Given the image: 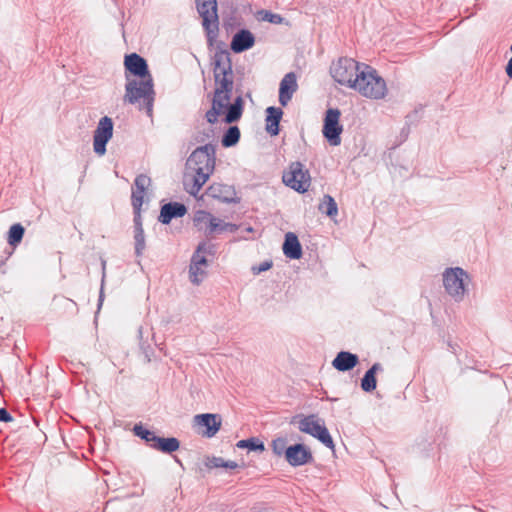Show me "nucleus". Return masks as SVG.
<instances>
[{
  "label": "nucleus",
  "mask_w": 512,
  "mask_h": 512,
  "mask_svg": "<svg viewBox=\"0 0 512 512\" xmlns=\"http://www.w3.org/2000/svg\"><path fill=\"white\" fill-rule=\"evenodd\" d=\"M208 234L230 232L235 233L239 229V225L229 222H224L222 219L212 217L210 219V225L208 226Z\"/></svg>",
  "instance_id": "26"
},
{
  "label": "nucleus",
  "mask_w": 512,
  "mask_h": 512,
  "mask_svg": "<svg viewBox=\"0 0 512 512\" xmlns=\"http://www.w3.org/2000/svg\"><path fill=\"white\" fill-rule=\"evenodd\" d=\"M13 421L11 413L4 407L0 408V422L8 423Z\"/></svg>",
  "instance_id": "43"
},
{
  "label": "nucleus",
  "mask_w": 512,
  "mask_h": 512,
  "mask_svg": "<svg viewBox=\"0 0 512 512\" xmlns=\"http://www.w3.org/2000/svg\"><path fill=\"white\" fill-rule=\"evenodd\" d=\"M206 266H208V259L204 255V245H198L191 256L189 265V277L193 284L199 285L202 282L203 276L206 274L202 267Z\"/></svg>",
  "instance_id": "14"
},
{
  "label": "nucleus",
  "mask_w": 512,
  "mask_h": 512,
  "mask_svg": "<svg viewBox=\"0 0 512 512\" xmlns=\"http://www.w3.org/2000/svg\"><path fill=\"white\" fill-rule=\"evenodd\" d=\"M246 96H247L248 98H250V99H251V93H250V92H248V93L246 94Z\"/></svg>",
  "instance_id": "52"
},
{
  "label": "nucleus",
  "mask_w": 512,
  "mask_h": 512,
  "mask_svg": "<svg viewBox=\"0 0 512 512\" xmlns=\"http://www.w3.org/2000/svg\"><path fill=\"white\" fill-rule=\"evenodd\" d=\"M360 387L364 392L370 393L377 387L376 376L366 371L361 378Z\"/></svg>",
  "instance_id": "34"
},
{
  "label": "nucleus",
  "mask_w": 512,
  "mask_h": 512,
  "mask_svg": "<svg viewBox=\"0 0 512 512\" xmlns=\"http://www.w3.org/2000/svg\"><path fill=\"white\" fill-rule=\"evenodd\" d=\"M427 445L431 447L432 443L430 441H426Z\"/></svg>",
  "instance_id": "54"
},
{
  "label": "nucleus",
  "mask_w": 512,
  "mask_h": 512,
  "mask_svg": "<svg viewBox=\"0 0 512 512\" xmlns=\"http://www.w3.org/2000/svg\"><path fill=\"white\" fill-rule=\"evenodd\" d=\"M241 132L238 126L231 125L223 133L221 138V145L225 148H230L238 144L240 141Z\"/></svg>",
  "instance_id": "27"
},
{
  "label": "nucleus",
  "mask_w": 512,
  "mask_h": 512,
  "mask_svg": "<svg viewBox=\"0 0 512 512\" xmlns=\"http://www.w3.org/2000/svg\"><path fill=\"white\" fill-rule=\"evenodd\" d=\"M193 172L191 175L188 173L184 175L183 185L187 193L196 197L213 173H208L201 168H197V171Z\"/></svg>",
  "instance_id": "16"
},
{
  "label": "nucleus",
  "mask_w": 512,
  "mask_h": 512,
  "mask_svg": "<svg viewBox=\"0 0 512 512\" xmlns=\"http://www.w3.org/2000/svg\"><path fill=\"white\" fill-rule=\"evenodd\" d=\"M341 111L338 108H328L323 119L322 134L331 146L341 144L343 125L340 123Z\"/></svg>",
  "instance_id": "10"
},
{
  "label": "nucleus",
  "mask_w": 512,
  "mask_h": 512,
  "mask_svg": "<svg viewBox=\"0 0 512 512\" xmlns=\"http://www.w3.org/2000/svg\"><path fill=\"white\" fill-rule=\"evenodd\" d=\"M221 114L225 116L224 102L220 99L212 98L211 108L205 113L206 121L213 125L218 121V117Z\"/></svg>",
  "instance_id": "29"
},
{
  "label": "nucleus",
  "mask_w": 512,
  "mask_h": 512,
  "mask_svg": "<svg viewBox=\"0 0 512 512\" xmlns=\"http://www.w3.org/2000/svg\"><path fill=\"white\" fill-rule=\"evenodd\" d=\"M133 228L134 230L143 229L141 210H133Z\"/></svg>",
  "instance_id": "40"
},
{
  "label": "nucleus",
  "mask_w": 512,
  "mask_h": 512,
  "mask_svg": "<svg viewBox=\"0 0 512 512\" xmlns=\"http://www.w3.org/2000/svg\"><path fill=\"white\" fill-rule=\"evenodd\" d=\"M206 194L226 204H238L240 202V198L236 196L235 188L227 184L213 183L207 188Z\"/></svg>",
  "instance_id": "15"
},
{
  "label": "nucleus",
  "mask_w": 512,
  "mask_h": 512,
  "mask_svg": "<svg viewBox=\"0 0 512 512\" xmlns=\"http://www.w3.org/2000/svg\"><path fill=\"white\" fill-rule=\"evenodd\" d=\"M298 423V429L302 433H306L316 438L327 448L334 450L335 444L333 438L325 426L323 419L319 418L316 414L302 415L297 414L293 416L290 424Z\"/></svg>",
  "instance_id": "4"
},
{
  "label": "nucleus",
  "mask_w": 512,
  "mask_h": 512,
  "mask_svg": "<svg viewBox=\"0 0 512 512\" xmlns=\"http://www.w3.org/2000/svg\"><path fill=\"white\" fill-rule=\"evenodd\" d=\"M238 467H239V465L237 462L232 461V460H227V468L226 469H236Z\"/></svg>",
  "instance_id": "46"
},
{
  "label": "nucleus",
  "mask_w": 512,
  "mask_h": 512,
  "mask_svg": "<svg viewBox=\"0 0 512 512\" xmlns=\"http://www.w3.org/2000/svg\"><path fill=\"white\" fill-rule=\"evenodd\" d=\"M175 461H176L177 463H179L180 465H182L181 461H180L177 457H175Z\"/></svg>",
  "instance_id": "51"
},
{
  "label": "nucleus",
  "mask_w": 512,
  "mask_h": 512,
  "mask_svg": "<svg viewBox=\"0 0 512 512\" xmlns=\"http://www.w3.org/2000/svg\"><path fill=\"white\" fill-rule=\"evenodd\" d=\"M186 213L187 207L183 203L171 201L161 206L158 221L164 225H167L173 219L181 218Z\"/></svg>",
  "instance_id": "18"
},
{
  "label": "nucleus",
  "mask_w": 512,
  "mask_h": 512,
  "mask_svg": "<svg viewBox=\"0 0 512 512\" xmlns=\"http://www.w3.org/2000/svg\"><path fill=\"white\" fill-rule=\"evenodd\" d=\"M258 14L261 16L260 19L262 21H266L272 24H282L285 21V18L280 14H276L268 10H260Z\"/></svg>",
  "instance_id": "36"
},
{
  "label": "nucleus",
  "mask_w": 512,
  "mask_h": 512,
  "mask_svg": "<svg viewBox=\"0 0 512 512\" xmlns=\"http://www.w3.org/2000/svg\"><path fill=\"white\" fill-rule=\"evenodd\" d=\"M265 112V130L270 136H277L280 133L283 110L280 107L270 106Z\"/></svg>",
  "instance_id": "24"
},
{
  "label": "nucleus",
  "mask_w": 512,
  "mask_h": 512,
  "mask_svg": "<svg viewBox=\"0 0 512 512\" xmlns=\"http://www.w3.org/2000/svg\"><path fill=\"white\" fill-rule=\"evenodd\" d=\"M132 431L135 436L139 437L150 448H152V444H154V441L157 436L154 431L144 427L141 423L135 424Z\"/></svg>",
  "instance_id": "32"
},
{
  "label": "nucleus",
  "mask_w": 512,
  "mask_h": 512,
  "mask_svg": "<svg viewBox=\"0 0 512 512\" xmlns=\"http://www.w3.org/2000/svg\"><path fill=\"white\" fill-rule=\"evenodd\" d=\"M417 116V110H415L412 114L406 116V124L409 125L412 122V118Z\"/></svg>",
  "instance_id": "47"
},
{
  "label": "nucleus",
  "mask_w": 512,
  "mask_h": 512,
  "mask_svg": "<svg viewBox=\"0 0 512 512\" xmlns=\"http://www.w3.org/2000/svg\"><path fill=\"white\" fill-rule=\"evenodd\" d=\"M151 179L145 174L136 176L134 180V186L136 190L132 191L131 204L133 210H141L143 204V198L146 188L150 185Z\"/></svg>",
  "instance_id": "23"
},
{
  "label": "nucleus",
  "mask_w": 512,
  "mask_h": 512,
  "mask_svg": "<svg viewBox=\"0 0 512 512\" xmlns=\"http://www.w3.org/2000/svg\"><path fill=\"white\" fill-rule=\"evenodd\" d=\"M246 231H247V232H252V231H253V228H252L251 226H248V227L246 228Z\"/></svg>",
  "instance_id": "50"
},
{
  "label": "nucleus",
  "mask_w": 512,
  "mask_h": 512,
  "mask_svg": "<svg viewBox=\"0 0 512 512\" xmlns=\"http://www.w3.org/2000/svg\"><path fill=\"white\" fill-rule=\"evenodd\" d=\"M198 245H204V255L214 256L216 254V245L201 241Z\"/></svg>",
  "instance_id": "42"
},
{
  "label": "nucleus",
  "mask_w": 512,
  "mask_h": 512,
  "mask_svg": "<svg viewBox=\"0 0 512 512\" xmlns=\"http://www.w3.org/2000/svg\"><path fill=\"white\" fill-rule=\"evenodd\" d=\"M213 77L215 89L213 98L221 101H230L233 94V66L230 53L226 49L218 47L212 58Z\"/></svg>",
  "instance_id": "2"
},
{
  "label": "nucleus",
  "mask_w": 512,
  "mask_h": 512,
  "mask_svg": "<svg viewBox=\"0 0 512 512\" xmlns=\"http://www.w3.org/2000/svg\"><path fill=\"white\" fill-rule=\"evenodd\" d=\"M352 89L366 98L375 100L384 98L387 93L385 80L378 75L376 69L367 64H363L362 69L356 74Z\"/></svg>",
  "instance_id": "3"
},
{
  "label": "nucleus",
  "mask_w": 512,
  "mask_h": 512,
  "mask_svg": "<svg viewBox=\"0 0 512 512\" xmlns=\"http://www.w3.org/2000/svg\"><path fill=\"white\" fill-rule=\"evenodd\" d=\"M113 127L114 123L110 117L100 118L93 136V149L97 155L103 156L106 153V146L113 136Z\"/></svg>",
  "instance_id": "11"
},
{
  "label": "nucleus",
  "mask_w": 512,
  "mask_h": 512,
  "mask_svg": "<svg viewBox=\"0 0 512 512\" xmlns=\"http://www.w3.org/2000/svg\"><path fill=\"white\" fill-rule=\"evenodd\" d=\"M196 10L202 19L209 46H213L219 33V16L217 0H194Z\"/></svg>",
  "instance_id": "5"
},
{
  "label": "nucleus",
  "mask_w": 512,
  "mask_h": 512,
  "mask_svg": "<svg viewBox=\"0 0 512 512\" xmlns=\"http://www.w3.org/2000/svg\"><path fill=\"white\" fill-rule=\"evenodd\" d=\"M220 468H225V469L227 468V460H225L224 458L222 459Z\"/></svg>",
  "instance_id": "49"
},
{
  "label": "nucleus",
  "mask_w": 512,
  "mask_h": 512,
  "mask_svg": "<svg viewBox=\"0 0 512 512\" xmlns=\"http://www.w3.org/2000/svg\"><path fill=\"white\" fill-rule=\"evenodd\" d=\"M469 274L461 267L446 268L443 273V285L446 292L456 301L463 300L466 289L465 280Z\"/></svg>",
  "instance_id": "8"
},
{
  "label": "nucleus",
  "mask_w": 512,
  "mask_h": 512,
  "mask_svg": "<svg viewBox=\"0 0 512 512\" xmlns=\"http://www.w3.org/2000/svg\"><path fill=\"white\" fill-rule=\"evenodd\" d=\"M297 79L293 72L287 73L279 85V103L286 106L292 99L294 92L297 90Z\"/></svg>",
  "instance_id": "20"
},
{
  "label": "nucleus",
  "mask_w": 512,
  "mask_h": 512,
  "mask_svg": "<svg viewBox=\"0 0 512 512\" xmlns=\"http://www.w3.org/2000/svg\"><path fill=\"white\" fill-rule=\"evenodd\" d=\"M271 446H272V451L275 455H277V456L284 455V457H286L288 446H287V439L285 437H278V438L274 439L272 441Z\"/></svg>",
  "instance_id": "35"
},
{
  "label": "nucleus",
  "mask_w": 512,
  "mask_h": 512,
  "mask_svg": "<svg viewBox=\"0 0 512 512\" xmlns=\"http://www.w3.org/2000/svg\"><path fill=\"white\" fill-rule=\"evenodd\" d=\"M449 347H450L452 353L457 354V349H456L458 347L457 345H453V344L449 343Z\"/></svg>",
  "instance_id": "48"
},
{
  "label": "nucleus",
  "mask_w": 512,
  "mask_h": 512,
  "mask_svg": "<svg viewBox=\"0 0 512 512\" xmlns=\"http://www.w3.org/2000/svg\"><path fill=\"white\" fill-rule=\"evenodd\" d=\"M145 354H146V357H147V361H150V358L148 356V353L145 351Z\"/></svg>",
  "instance_id": "53"
},
{
  "label": "nucleus",
  "mask_w": 512,
  "mask_h": 512,
  "mask_svg": "<svg viewBox=\"0 0 512 512\" xmlns=\"http://www.w3.org/2000/svg\"><path fill=\"white\" fill-rule=\"evenodd\" d=\"M383 367L380 363H374L367 371L376 376L377 372L382 371Z\"/></svg>",
  "instance_id": "44"
},
{
  "label": "nucleus",
  "mask_w": 512,
  "mask_h": 512,
  "mask_svg": "<svg viewBox=\"0 0 512 512\" xmlns=\"http://www.w3.org/2000/svg\"><path fill=\"white\" fill-rule=\"evenodd\" d=\"M212 217H214V216L211 215L209 212L204 211V210H198L195 212L193 221H194L195 225H198L203 222H208L210 224V219Z\"/></svg>",
  "instance_id": "37"
},
{
  "label": "nucleus",
  "mask_w": 512,
  "mask_h": 512,
  "mask_svg": "<svg viewBox=\"0 0 512 512\" xmlns=\"http://www.w3.org/2000/svg\"><path fill=\"white\" fill-rule=\"evenodd\" d=\"M318 209L321 213L327 215L330 218H333L338 214V205L335 199L329 194H325L323 196Z\"/></svg>",
  "instance_id": "31"
},
{
  "label": "nucleus",
  "mask_w": 512,
  "mask_h": 512,
  "mask_svg": "<svg viewBox=\"0 0 512 512\" xmlns=\"http://www.w3.org/2000/svg\"><path fill=\"white\" fill-rule=\"evenodd\" d=\"M363 64L353 58L341 57L330 67V74L340 85L352 88L356 74L362 69Z\"/></svg>",
  "instance_id": "6"
},
{
  "label": "nucleus",
  "mask_w": 512,
  "mask_h": 512,
  "mask_svg": "<svg viewBox=\"0 0 512 512\" xmlns=\"http://www.w3.org/2000/svg\"><path fill=\"white\" fill-rule=\"evenodd\" d=\"M25 234V228L21 223H14L7 232V243L16 248L21 242Z\"/></svg>",
  "instance_id": "28"
},
{
  "label": "nucleus",
  "mask_w": 512,
  "mask_h": 512,
  "mask_svg": "<svg viewBox=\"0 0 512 512\" xmlns=\"http://www.w3.org/2000/svg\"><path fill=\"white\" fill-rule=\"evenodd\" d=\"M125 95L124 101L135 104L143 99L146 112L152 115L154 103V82L146 59L137 53L127 54L124 58Z\"/></svg>",
  "instance_id": "1"
},
{
  "label": "nucleus",
  "mask_w": 512,
  "mask_h": 512,
  "mask_svg": "<svg viewBox=\"0 0 512 512\" xmlns=\"http://www.w3.org/2000/svg\"><path fill=\"white\" fill-rule=\"evenodd\" d=\"M222 459V457L218 456H207L204 463L207 469L211 470L215 468H220Z\"/></svg>",
  "instance_id": "38"
},
{
  "label": "nucleus",
  "mask_w": 512,
  "mask_h": 512,
  "mask_svg": "<svg viewBox=\"0 0 512 512\" xmlns=\"http://www.w3.org/2000/svg\"><path fill=\"white\" fill-rule=\"evenodd\" d=\"M282 181L287 187L296 192L305 193L311 184V176L308 169H305L301 162L295 161L290 163L287 171L283 172Z\"/></svg>",
  "instance_id": "9"
},
{
  "label": "nucleus",
  "mask_w": 512,
  "mask_h": 512,
  "mask_svg": "<svg viewBox=\"0 0 512 512\" xmlns=\"http://www.w3.org/2000/svg\"><path fill=\"white\" fill-rule=\"evenodd\" d=\"M225 106V117L223 118V121L226 124H232L235 122H238L244 112V106L245 102L243 99L242 94L237 95L233 102L230 101H224Z\"/></svg>",
  "instance_id": "19"
},
{
  "label": "nucleus",
  "mask_w": 512,
  "mask_h": 512,
  "mask_svg": "<svg viewBox=\"0 0 512 512\" xmlns=\"http://www.w3.org/2000/svg\"><path fill=\"white\" fill-rule=\"evenodd\" d=\"M215 165L216 146L212 143L197 147L192 151L186 161V168L192 171H197V168H201L208 173H213Z\"/></svg>",
  "instance_id": "7"
},
{
  "label": "nucleus",
  "mask_w": 512,
  "mask_h": 512,
  "mask_svg": "<svg viewBox=\"0 0 512 512\" xmlns=\"http://www.w3.org/2000/svg\"><path fill=\"white\" fill-rule=\"evenodd\" d=\"M505 71H506L507 76L511 79L512 78V57L508 60Z\"/></svg>",
  "instance_id": "45"
},
{
  "label": "nucleus",
  "mask_w": 512,
  "mask_h": 512,
  "mask_svg": "<svg viewBox=\"0 0 512 512\" xmlns=\"http://www.w3.org/2000/svg\"><path fill=\"white\" fill-rule=\"evenodd\" d=\"M134 253L137 257L143 255L146 248L144 229L134 230Z\"/></svg>",
  "instance_id": "33"
},
{
  "label": "nucleus",
  "mask_w": 512,
  "mask_h": 512,
  "mask_svg": "<svg viewBox=\"0 0 512 512\" xmlns=\"http://www.w3.org/2000/svg\"><path fill=\"white\" fill-rule=\"evenodd\" d=\"M255 45L254 34L246 29H239L233 36L230 43L231 50L236 53H243L251 49Z\"/></svg>",
  "instance_id": "17"
},
{
  "label": "nucleus",
  "mask_w": 512,
  "mask_h": 512,
  "mask_svg": "<svg viewBox=\"0 0 512 512\" xmlns=\"http://www.w3.org/2000/svg\"><path fill=\"white\" fill-rule=\"evenodd\" d=\"M236 447L239 449H247L248 452L262 453L265 451L264 442L261 441L258 437H250L247 439L239 440L236 443Z\"/></svg>",
  "instance_id": "30"
},
{
  "label": "nucleus",
  "mask_w": 512,
  "mask_h": 512,
  "mask_svg": "<svg viewBox=\"0 0 512 512\" xmlns=\"http://www.w3.org/2000/svg\"><path fill=\"white\" fill-rule=\"evenodd\" d=\"M283 254L291 260H298L303 255L302 245L293 232H287L282 245Z\"/></svg>",
  "instance_id": "22"
},
{
  "label": "nucleus",
  "mask_w": 512,
  "mask_h": 512,
  "mask_svg": "<svg viewBox=\"0 0 512 512\" xmlns=\"http://www.w3.org/2000/svg\"><path fill=\"white\" fill-rule=\"evenodd\" d=\"M285 460L292 467H299L314 462L311 449L303 443L288 446Z\"/></svg>",
  "instance_id": "13"
},
{
  "label": "nucleus",
  "mask_w": 512,
  "mask_h": 512,
  "mask_svg": "<svg viewBox=\"0 0 512 512\" xmlns=\"http://www.w3.org/2000/svg\"><path fill=\"white\" fill-rule=\"evenodd\" d=\"M272 265H273V263L271 260H266L257 266H253L252 272H253V274L258 275L262 272L269 270L272 267Z\"/></svg>",
  "instance_id": "39"
},
{
  "label": "nucleus",
  "mask_w": 512,
  "mask_h": 512,
  "mask_svg": "<svg viewBox=\"0 0 512 512\" xmlns=\"http://www.w3.org/2000/svg\"><path fill=\"white\" fill-rule=\"evenodd\" d=\"M104 281H105V262H103V275H102L101 288H100L98 304H97L98 310L101 308L103 301H104Z\"/></svg>",
  "instance_id": "41"
},
{
  "label": "nucleus",
  "mask_w": 512,
  "mask_h": 512,
  "mask_svg": "<svg viewBox=\"0 0 512 512\" xmlns=\"http://www.w3.org/2000/svg\"><path fill=\"white\" fill-rule=\"evenodd\" d=\"M180 440L176 437H160L156 436L152 449L160 451L165 454H172L179 450Z\"/></svg>",
  "instance_id": "25"
},
{
  "label": "nucleus",
  "mask_w": 512,
  "mask_h": 512,
  "mask_svg": "<svg viewBox=\"0 0 512 512\" xmlns=\"http://www.w3.org/2000/svg\"><path fill=\"white\" fill-rule=\"evenodd\" d=\"M194 424L201 428L199 432L203 437H214L221 428L222 417L216 413H202L194 416Z\"/></svg>",
  "instance_id": "12"
},
{
  "label": "nucleus",
  "mask_w": 512,
  "mask_h": 512,
  "mask_svg": "<svg viewBox=\"0 0 512 512\" xmlns=\"http://www.w3.org/2000/svg\"><path fill=\"white\" fill-rule=\"evenodd\" d=\"M359 364V357L357 354L350 351H340L332 360V366L339 372H347L354 369Z\"/></svg>",
  "instance_id": "21"
}]
</instances>
